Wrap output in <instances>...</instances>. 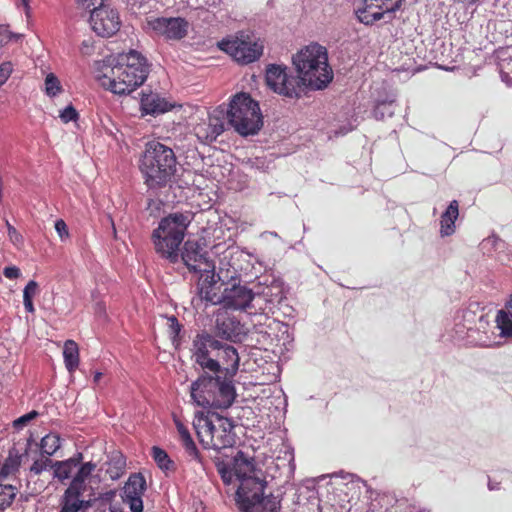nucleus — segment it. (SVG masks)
Returning <instances> with one entry per match:
<instances>
[{"mask_svg": "<svg viewBox=\"0 0 512 512\" xmlns=\"http://www.w3.org/2000/svg\"><path fill=\"white\" fill-rule=\"evenodd\" d=\"M149 72L146 58L138 51L129 50L118 55L116 64L99 76V82L115 95H128L146 81Z\"/></svg>", "mask_w": 512, "mask_h": 512, "instance_id": "obj_1", "label": "nucleus"}, {"mask_svg": "<svg viewBox=\"0 0 512 512\" xmlns=\"http://www.w3.org/2000/svg\"><path fill=\"white\" fill-rule=\"evenodd\" d=\"M174 150L161 142H147L140 158L139 170L149 190L163 189L169 185L176 173Z\"/></svg>", "mask_w": 512, "mask_h": 512, "instance_id": "obj_2", "label": "nucleus"}, {"mask_svg": "<svg viewBox=\"0 0 512 512\" xmlns=\"http://www.w3.org/2000/svg\"><path fill=\"white\" fill-rule=\"evenodd\" d=\"M198 442L204 449L229 448L236 443L235 425L230 418L213 411H197L192 420Z\"/></svg>", "mask_w": 512, "mask_h": 512, "instance_id": "obj_3", "label": "nucleus"}, {"mask_svg": "<svg viewBox=\"0 0 512 512\" xmlns=\"http://www.w3.org/2000/svg\"><path fill=\"white\" fill-rule=\"evenodd\" d=\"M203 373L190 386L191 400L202 408L227 409L236 399L235 385L232 378L221 380V377Z\"/></svg>", "mask_w": 512, "mask_h": 512, "instance_id": "obj_4", "label": "nucleus"}, {"mask_svg": "<svg viewBox=\"0 0 512 512\" xmlns=\"http://www.w3.org/2000/svg\"><path fill=\"white\" fill-rule=\"evenodd\" d=\"M299 79L314 89H323L333 79L332 69L328 65L327 50L317 43L301 49L293 58Z\"/></svg>", "mask_w": 512, "mask_h": 512, "instance_id": "obj_5", "label": "nucleus"}, {"mask_svg": "<svg viewBox=\"0 0 512 512\" xmlns=\"http://www.w3.org/2000/svg\"><path fill=\"white\" fill-rule=\"evenodd\" d=\"M190 220L182 213L164 217L152 232L151 239L157 254L170 263L179 259V246L184 241Z\"/></svg>", "mask_w": 512, "mask_h": 512, "instance_id": "obj_6", "label": "nucleus"}, {"mask_svg": "<svg viewBox=\"0 0 512 512\" xmlns=\"http://www.w3.org/2000/svg\"><path fill=\"white\" fill-rule=\"evenodd\" d=\"M225 115L231 127L243 137L258 134L262 127V115L258 102L244 92L232 97Z\"/></svg>", "mask_w": 512, "mask_h": 512, "instance_id": "obj_7", "label": "nucleus"}, {"mask_svg": "<svg viewBox=\"0 0 512 512\" xmlns=\"http://www.w3.org/2000/svg\"><path fill=\"white\" fill-rule=\"evenodd\" d=\"M95 469L96 463L93 461H88L78 467L70 485L62 493L59 512H85L93 507V499H84L83 494L87 491V480Z\"/></svg>", "mask_w": 512, "mask_h": 512, "instance_id": "obj_8", "label": "nucleus"}, {"mask_svg": "<svg viewBox=\"0 0 512 512\" xmlns=\"http://www.w3.org/2000/svg\"><path fill=\"white\" fill-rule=\"evenodd\" d=\"M265 482L248 479L237 488L236 498L242 512H278L279 501L273 495L264 496Z\"/></svg>", "mask_w": 512, "mask_h": 512, "instance_id": "obj_9", "label": "nucleus"}, {"mask_svg": "<svg viewBox=\"0 0 512 512\" xmlns=\"http://www.w3.org/2000/svg\"><path fill=\"white\" fill-rule=\"evenodd\" d=\"M223 345V342L207 332L197 334L192 341V358L197 365L201 366L202 370L218 373L219 363L214 357Z\"/></svg>", "mask_w": 512, "mask_h": 512, "instance_id": "obj_10", "label": "nucleus"}, {"mask_svg": "<svg viewBox=\"0 0 512 512\" xmlns=\"http://www.w3.org/2000/svg\"><path fill=\"white\" fill-rule=\"evenodd\" d=\"M219 47L229 53L237 63L248 64L258 60L262 54V45L249 38L248 35L226 39L219 43Z\"/></svg>", "mask_w": 512, "mask_h": 512, "instance_id": "obj_11", "label": "nucleus"}, {"mask_svg": "<svg viewBox=\"0 0 512 512\" xmlns=\"http://www.w3.org/2000/svg\"><path fill=\"white\" fill-rule=\"evenodd\" d=\"M266 85L274 90L278 95L289 98L299 96V80L297 77L288 75L287 67L271 64L266 68L265 74Z\"/></svg>", "mask_w": 512, "mask_h": 512, "instance_id": "obj_12", "label": "nucleus"}, {"mask_svg": "<svg viewBox=\"0 0 512 512\" xmlns=\"http://www.w3.org/2000/svg\"><path fill=\"white\" fill-rule=\"evenodd\" d=\"M181 259L190 272L199 273L202 276L214 273L215 265L212 259L208 257V252L200 243L194 240H187L184 244Z\"/></svg>", "mask_w": 512, "mask_h": 512, "instance_id": "obj_13", "label": "nucleus"}, {"mask_svg": "<svg viewBox=\"0 0 512 512\" xmlns=\"http://www.w3.org/2000/svg\"><path fill=\"white\" fill-rule=\"evenodd\" d=\"M90 26L95 34L108 38L116 34L120 28V19L117 10L108 6H94L90 8Z\"/></svg>", "mask_w": 512, "mask_h": 512, "instance_id": "obj_14", "label": "nucleus"}, {"mask_svg": "<svg viewBox=\"0 0 512 512\" xmlns=\"http://www.w3.org/2000/svg\"><path fill=\"white\" fill-rule=\"evenodd\" d=\"M403 0H365V7L356 11L358 21L365 25H373L374 22L383 19L385 15L400 9Z\"/></svg>", "mask_w": 512, "mask_h": 512, "instance_id": "obj_15", "label": "nucleus"}, {"mask_svg": "<svg viewBox=\"0 0 512 512\" xmlns=\"http://www.w3.org/2000/svg\"><path fill=\"white\" fill-rule=\"evenodd\" d=\"M150 28L156 35L167 40H180L186 37L188 21L181 17H157L149 21Z\"/></svg>", "mask_w": 512, "mask_h": 512, "instance_id": "obj_16", "label": "nucleus"}, {"mask_svg": "<svg viewBox=\"0 0 512 512\" xmlns=\"http://www.w3.org/2000/svg\"><path fill=\"white\" fill-rule=\"evenodd\" d=\"M225 110L216 108L208 119L198 122L194 128L195 136L202 143H211L225 131Z\"/></svg>", "mask_w": 512, "mask_h": 512, "instance_id": "obj_17", "label": "nucleus"}, {"mask_svg": "<svg viewBox=\"0 0 512 512\" xmlns=\"http://www.w3.org/2000/svg\"><path fill=\"white\" fill-rule=\"evenodd\" d=\"M146 491V480L141 473L130 474L123 488V503H127L130 512H142V496Z\"/></svg>", "mask_w": 512, "mask_h": 512, "instance_id": "obj_18", "label": "nucleus"}, {"mask_svg": "<svg viewBox=\"0 0 512 512\" xmlns=\"http://www.w3.org/2000/svg\"><path fill=\"white\" fill-rule=\"evenodd\" d=\"M253 299V291L240 284L226 288L221 295V302L224 303V306L235 310H246Z\"/></svg>", "mask_w": 512, "mask_h": 512, "instance_id": "obj_19", "label": "nucleus"}, {"mask_svg": "<svg viewBox=\"0 0 512 512\" xmlns=\"http://www.w3.org/2000/svg\"><path fill=\"white\" fill-rule=\"evenodd\" d=\"M230 469L234 470L236 480L238 481V487H241L244 481L248 479H253L257 482H265L256 476L254 458L242 450L237 451L234 459H232V466Z\"/></svg>", "mask_w": 512, "mask_h": 512, "instance_id": "obj_20", "label": "nucleus"}, {"mask_svg": "<svg viewBox=\"0 0 512 512\" xmlns=\"http://www.w3.org/2000/svg\"><path fill=\"white\" fill-rule=\"evenodd\" d=\"M214 359L218 360L219 372H224V377L234 378L239 367V356L235 347L228 343H224L219 352L216 353Z\"/></svg>", "mask_w": 512, "mask_h": 512, "instance_id": "obj_21", "label": "nucleus"}, {"mask_svg": "<svg viewBox=\"0 0 512 512\" xmlns=\"http://www.w3.org/2000/svg\"><path fill=\"white\" fill-rule=\"evenodd\" d=\"M215 333L218 337L233 341L241 335V323L235 317L218 314L215 320Z\"/></svg>", "mask_w": 512, "mask_h": 512, "instance_id": "obj_22", "label": "nucleus"}, {"mask_svg": "<svg viewBox=\"0 0 512 512\" xmlns=\"http://www.w3.org/2000/svg\"><path fill=\"white\" fill-rule=\"evenodd\" d=\"M141 107L146 115H161L173 108V104L157 94H145L141 98Z\"/></svg>", "mask_w": 512, "mask_h": 512, "instance_id": "obj_23", "label": "nucleus"}, {"mask_svg": "<svg viewBox=\"0 0 512 512\" xmlns=\"http://www.w3.org/2000/svg\"><path fill=\"white\" fill-rule=\"evenodd\" d=\"M459 216V203L457 200L450 202V205L446 208V211L442 213L440 220V233L441 236H449L454 233L455 226L454 222Z\"/></svg>", "mask_w": 512, "mask_h": 512, "instance_id": "obj_24", "label": "nucleus"}, {"mask_svg": "<svg viewBox=\"0 0 512 512\" xmlns=\"http://www.w3.org/2000/svg\"><path fill=\"white\" fill-rule=\"evenodd\" d=\"M173 421L175 424L176 431L179 433L180 441L183 443L185 451L189 454L190 457L197 459L198 458V450L195 441H193L192 436L184 422L180 420L175 414L173 415Z\"/></svg>", "mask_w": 512, "mask_h": 512, "instance_id": "obj_25", "label": "nucleus"}, {"mask_svg": "<svg viewBox=\"0 0 512 512\" xmlns=\"http://www.w3.org/2000/svg\"><path fill=\"white\" fill-rule=\"evenodd\" d=\"M62 355H64V363L67 371L72 374L79 366V348L77 342L72 339L66 340Z\"/></svg>", "mask_w": 512, "mask_h": 512, "instance_id": "obj_26", "label": "nucleus"}, {"mask_svg": "<svg viewBox=\"0 0 512 512\" xmlns=\"http://www.w3.org/2000/svg\"><path fill=\"white\" fill-rule=\"evenodd\" d=\"M496 323L501 336L512 337V295L505 305V310L498 311Z\"/></svg>", "mask_w": 512, "mask_h": 512, "instance_id": "obj_27", "label": "nucleus"}, {"mask_svg": "<svg viewBox=\"0 0 512 512\" xmlns=\"http://www.w3.org/2000/svg\"><path fill=\"white\" fill-rule=\"evenodd\" d=\"M204 276H206V278H204V282L202 285L198 286V297H200L202 301L210 302L213 304L220 302L221 296L217 295V293L213 291L214 273H209L208 276Z\"/></svg>", "mask_w": 512, "mask_h": 512, "instance_id": "obj_28", "label": "nucleus"}, {"mask_svg": "<svg viewBox=\"0 0 512 512\" xmlns=\"http://www.w3.org/2000/svg\"><path fill=\"white\" fill-rule=\"evenodd\" d=\"M20 465L21 455L19 452L16 449L9 450L7 459L4 460L2 467H0V479L15 475L19 471Z\"/></svg>", "mask_w": 512, "mask_h": 512, "instance_id": "obj_29", "label": "nucleus"}, {"mask_svg": "<svg viewBox=\"0 0 512 512\" xmlns=\"http://www.w3.org/2000/svg\"><path fill=\"white\" fill-rule=\"evenodd\" d=\"M126 465L125 458L122 454H113L110 461L107 463L106 474L110 476V479L117 480L124 475Z\"/></svg>", "mask_w": 512, "mask_h": 512, "instance_id": "obj_30", "label": "nucleus"}, {"mask_svg": "<svg viewBox=\"0 0 512 512\" xmlns=\"http://www.w3.org/2000/svg\"><path fill=\"white\" fill-rule=\"evenodd\" d=\"M151 455L153 461L156 462L159 469L163 471L174 470V462L170 459L169 455L164 449L158 446H153Z\"/></svg>", "mask_w": 512, "mask_h": 512, "instance_id": "obj_31", "label": "nucleus"}, {"mask_svg": "<svg viewBox=\"0 0 512 512\" xmlns=\"http://www.w3.org/2000/svg\"><path fill=\"white\" fill-rule=\"evenodd\" d=\"M76 468V466L68 464V462L63 460L55 461L52 468L54 472V478L58 479L60 483H65L67 479H71L72 472Z\"/></svg>", "mask_w": 512, "mask_h": 512, "instance_id": "obj_32", "label": "nucleus"}, {"mask_svg": "<svg viewBox=\"0 0 512 512\" xmlns=\"http://www.w3.org/2000/svg\"><path fill=\"white\" fill-rule=\"evenodd\" d=\"M61 446L60 436L54 433H49L45 437L42 438L41 441V449L42 453L45 456H52L54 453L59 450Z\"/></svg>", "mask_w": 512, "mask_h": 512, "instance_id": "obj_33", "label": "nucleus"}, {"mask_svg": "<svg viewBox=\"0 0 512 512\" xmlns=\"http://www.w3.org/2000/svg\"><path fill=\"white\" fill-rule=\"evenodd\" d=\"M16 488L10 484L0 483V511L6 510L14 502Z\"/></svg>", "mask_w": 512, "mask_h": 512, "instance_id": "obj_34", "label": "nucleus"}, {"mask_svg": "<svg viewBox=\"0 0 512 512\" xmlns=\"http://www.w3.org/2000/svg\"><path fill=\"white\" fill-rule=\"evenodd\" d=\"M49 457L48 455H42L41 458L33 461L30 472L34 475H40L44 470H48V468L52 469L55 461L51 460Z\"/></svg>", "mask_w": 512, "mask_h": 512, "instance_id": "obj_35", "label": "nucleus"}, {"mask_svg": "<svg viewBox=\"0 0 512 512\" xmlns=\"http://www.w3.org/2000/svg\"><path fill=\"white\" fill-rule=\"evenodd\" d=\"M44 87L45 93H47V95L50 97L59 94L61 91L60 81L53 73H50L47 77H45Z\"/></svg>", "mask_w": 512, "mask_h": 512, "instance_id": "obj_36", "label": "nucleus"}, {"mask_svg": "<svg viewBox=\"0 0 512 512\" xmlns=\"http://www.w3.org/2000/svg\"><path fill=\"white\" fill-rule=\"evenodd\" d=\"M218 472H219L221 479H223L224 484H231L233 479L234 478L236 479V476L233 473V470L230 469L229 465H226V464L218 465Z\"/></svg>", "mask_w": 512, "mask_h": 512, "instance_id": "obj_37", "label": "nucleus"}, {"mask_svg": "<svg viewBox=\"0 0 512 512\" xmlns=\"http://www.w3.org/2000/svg\"><path fill=\"white\" fill-rule=\"evenodd\" d=\"M60 119L65 123L77 121L78 112L72 105H68L64 108L63 111L60 112Z\"/></svg>", "mask_w": 512, "mask_h": 512, "instance_id": "obj_38", "label": "nucleus"}, {"mask_svg": "<svg viewBox=\"0 0 512 512\" xmlns=\"http://www.w3.org/2000/svg\"><path fill=\"white\" fill-rule=\"evenodd\" d=\"M12 72V64L11 62H4L0 64V87L4 85L6 81H8Z\"/></svg>", "mask_w": 512, "mask_h": 512, "instance_id": "obj_39", "label": "nucleus"}, {"mask_svg": "<svg viewBox=\"0 0 512 512\" xmlns=\"http://www.w3.org/2000/svg\"><path fill=\"white\" fill-rule=\"evenodd\" d=\"M38 293V283L36 281H29L27 282L25 288H24V299H30L33 300V298Z\"/></svg>", "mask_w": 512, "mask_h": 512, "instance_id": "obj_40", "label": "nucleus"}, {"mask_svg": "<svg viewBox=\"0 0 512 512\" xmlns=\"http://www.w3.org/2000/svg\"><path fill=\"white\" fill-rule=\"evenodd\" d=\"M55 231L58 233L60 240L65 241L68 239V228L64 220L59 219L55 221Z\"/></svg>", "mask_w": 512, "mask_h": 512, "instance_id": "obj_41", "label": "nucleus"}, {"mask_svg": "<svg viewBox=\"0 0 512 512\" xmlns=\"http://www.w3.org/2000/svg\"><path fill=\"white\" fill-rule=\"evenodd\" d=\"M38 413L36 411H32L29 413H26L25 415L20 416L18 419L15 420L14 426L20 427L25 425L26 423L30 422L34 418H36Z\"/></svg>", "mask_w": 512, "mask_h": 512, "instance_id": "obj_42", "label": "nucleus"}, {"mask_svg": "<svg viewBox=\"0 0 512 512\" xmlns=\"http://www.w3.org/2000/svg\"><path fill=\"white\" fill-rule=\"evenodd\" d=\"M5 225H7L8 236H9L10 241H12L13 243L21 242L22 237H21L19 231L16 230L15 227L11 226L9 221L5 222Z\"/></svg>", "mask_w": 512, "mask_h": 512, "instance_id": "obj_43", "label": "nucleus"}, {"mask_svg": "<svg viewBox=\"0 0 512 512\" xmlns=\"http://www.w3.org/2000/svg\"><path fill=\"white\" fill-rule=\"evenodd\" d=\"M79 7L84 10H90L92 7L102 6L103 0H76Z\"/></svg>", "mask_w": 512, "mask_h": 512, "instance_id": "obj_44", "label": "nucleus"}, {"mask_svg": "<svg viewBox=\"0 0 512 512\" xmlns=\"http://www.w3.org/2000/svg\"><path fill=\"white\" fill-rule=\"evenodd\" d=\"M11 40V32L7 26L0 25V47L6 45Z\"/></svg>", "mask_w": 512, "mask_h": 512, "instance_id": "obj_45", "label": "nucleus"}, {"mask_svg": "<svg viewBox=\"0 0 512 512\" xmlns=\"http://www.w3.org/2000/svg\"><path fill=\"white\" fill-rule=\"evenodd\" d=\"M3 275L9 279H17L20 277V269L15 266L5 267L3 269Z\"/></svg>", "mask_w": 512, "mask_h": 512, "instance_id": "obj_46", "label": "nucleus"}, {"mask_svg": "<svg viewBox=\"0 0 512 512\" xmlns=\"http://www.w3.org/2000/svg\"><path fill=\"white\" fill-rule=\"evenodd\" d=\"M65 462H68V464H72L76 467H81L84 463L83 461V454L82 452H77L74 454L71 458H68L67 460H64Z\"/></svg>", "mask_w": 512, "mask_h": 512, "instance_id": "obj_47", "label": "nucleus"}, {"mask_svg": "<svg viewBox=\"0 0 512 512\" xmlns=\"http://www.w3.org/2000/svg\"><path fill=\"white\" fill-rule=\"evenodd\" d=\"M170 329H172L173 333L175 335H178L180 332L181 325L179 324V321L175 318V316H172L168 319Z\"/></svg>", "mask_w": 512, "mask_h": 512, "instance_id": "obj_48", "label": "nucleus"}, {"mask_svg": "<svg viewBox=\"0 0 512 512\" xmlns=\"http://www.w3.org/2000/svg\"><path fill=\"white\" fill-rule=\"evenodd\" d=\"M115 496H116V491L111 490V491H108V492L102 494V500L105 502H111Z\"/></svg>", "mask_w": 512, "mask_h": 512, "instance_id": "obj_49", "label": "nucleus"}, {"mask_svg": "<svg viewBox=\"0 0 512 512\" xmlns=\"http://www.w3.org/2000/svg\"><path fill=\"white\" fill-rule=\"evenodd\" d=\"M24 306H25V311L26 312L31 313V314L34 313L33 300L24 299Z\"/></svg>", "mask_w": 512, "mask_h": 512, "instance_id": "obj_50", "label": "nucleus"}, {"mask_svg": "<svg viewBox=\"0 0 512 512\" xmlns=\"http://www.w3.org/2000/svg\"><path fill=\"white\" fill-rule=\"evenodd\" d=\"M21 6L24 7L26 16H29L31 6H29V0H20Z\"/></svg>", "mask_w": 512, "mask_h": 512, "instance_id": "obj_51", "label": "nucleus"}, {"mask_svg": "<svg viewBox=\"0 0 512 512\" xmlns=\"http://www.w3.org/2000/svg\"><path fill=\"white\" fill-rule=\"evenodd\" d=\"M101 377H102L101 372H96L95 375H94V383L98 384L99 381L101 380Z\"/></svg>", "mask_w": 512, "mask_h": 512, "instance_id": "obj_52", "label": "nucleus"}, {"mask_svg": "<svg viewBox=\"0 0 512 512\" xmlns=\"http://www.w3.org/2000/svg\"><path fill=\"white\" fill-rule=\"evenodd\" d=\"M110 512H123L121 509L115 507V506H111L110 507Z\"/></svg>", "mask_w": 512, "mask_h": 512, "instance_id": "obj_53", "label": "nucleus"}, {"mask_svg": "<svg viewBox=\"0 0 512 512\" xmlns=\"http://www.w3.org/2000/svg\"><path fill=\"white\" fill-rule=\"evenodd\" d=\"M231 268H232V269H234V273H236V272H237V268H236V267H234L233 265H231Z\"/></svg>", "mask_w": 512, "mask_h": 512, "instance_id": "obj_54", "label": "nucleus"}, {"mask_svg": "<svg viewBox=\"0 0 512 512\" xmlns=\"http://www.w3.org/2000/svg\"><path fill=\"white\" fill-rule=\"evenodd\" d=\"M0 196H1V180H0Z\"/></svg>", "mask_w": 512, "mask_h": 512, "instance_id": "obj_55", "label": "nucleus"}, {"mask_svg": "<svg viewBox=\"0 0 512 512\" xmlns=\"http://www.w3.org/2000/svg\"><path fill=\"white\" fill-rule=\"evenodd\" d=\"M476 0H471V2H475Z\"/></svg>", "mask_w": 512, "mask_h": 512, "instance_id": "obj_56", "label": "nucleus"}]
</instances>
